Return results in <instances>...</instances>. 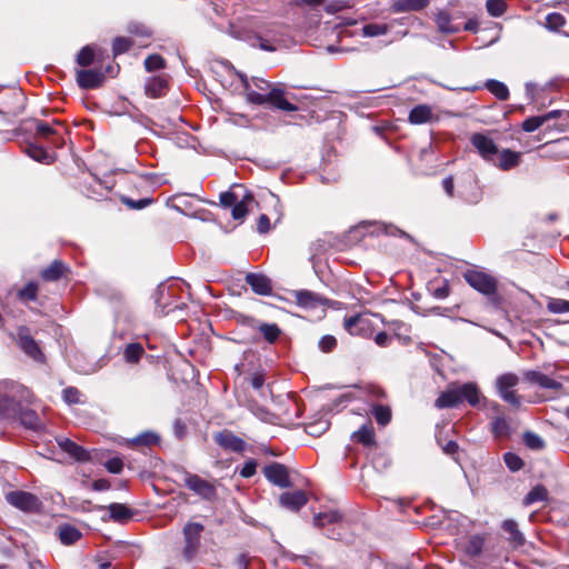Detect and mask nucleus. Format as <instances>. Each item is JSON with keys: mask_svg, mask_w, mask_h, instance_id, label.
<instances>
[{"mask_svg": "<svg viewBox=\"0 0 569 569\" xmlns=\"http://www.w3.org/2000/svg\"><path fill=\"white\" fill-rule=\"evenodd\" d=\"M239 78L242 82L243 91L248 102L258 106L270 103L274 108L288 112H293L298 110V107L296 104L289 102L284 98V91L280 87L273 86L269 92L259 93L258 91L250 89V82L248 81L246 74L239 73Z\"/></svg>", "mask_w": 569, "mask_h": 569, "instance_id": "f257e3e1", "label": "nucleus"}, {"mask_svg": "<svg viewBox=\"0 0 569 569\" xmlns=\"http://www.w3.org/2000/svg\"><path fill=\"white\" fill-rule=\"evenodd\" d=\"M29 391L12 381H0V417L17 418L21 411V401L28 400Z\"/></svg>", "mask_w": 569, "mask_h": 569, "instance_id": "f03ea898", "label": "nucleus"}, {"mask_svg": "<svg viewBox=\"0 0 569 569\" xmlns=\"http://www.w3.org/2000/svg\"><path fill=\"white\" fill-rule=\"evenodd\" d=\"M480 400L479 389L475 383L468 382L461 386H453L441 392L435 406L439 409L452 408L467 401L470 406H477Z\"/></svg>", "mask_w": 569, "mask_h": 569, "instance_id": "7ed1b4c3", "label": "nucleus"}, {"mask_svg": "<svg viewBox=\"0 0 569 569\" xmlns=\"http://www.w3.org/2000/svg\"><path fill=\"white\" fill-rule=\"evenodd\" d=\"M183 485L206 501H213L217 499L218 492L216 482L208 481L196 473L184 471Z\"/></svg>", "mask_w": 569, "mask_h": 569, "instance_id": "20e7f679", "label": "nucleus"}, {"mask_svg": "<svg viewBox=\"0 0 569 569\" xmlns=\"http://www.w3.org/2000/svg\"><path fill=\"white\" fill-rule=\"evenodd\" d=\"M519 383V377L512 372H506L497 377L496 389L499 397L513 407H520V397L516 395L515 388Z\"/></svg>", "mask_w": 569, "mask_h": 569, "instance_id": "39448f33", "label": "nucleus"}, {"mask_svg": "<svg viewBox=\"0 0 569 569\" xmlns=\"http://www.w3.org/2000/svg\"><path fill=\"white\" fill-rule=\"evenodd\" d=\"M203 531V526L199 522H188L183 528V558L191 561L200 547V537Z\"/></svg>", "mask_w": 569, "mask_h": 569, "instance_id": "423d86ee", "label": "nucleus"}, {"mask_svg": "<svg viewBox=\"0 0 569 569\" xmlns=\"http://www.w3.org/2000/svg\"><path fill=\"white\" fill-rule=\"evenodd\" d=\"M6 500L14 508L24 512H37L41 508L40 499L28 491H10L6 495Z\"/></svg>", "mask_w": 569, "mask_h": 569, "instance_id": "0eeeda50", "label": "nucleus"}, {"mask_svg": "<svg viewBox=\"0 0 569 569\" xmlns=\"http://www.w3.org/2000/svg\"><path fill=\"white\" fill-rule=\"evenodd\" d=\"M467 283L477 291L490 296L497 290V282L491 276L477 270H468L463 274Z\"/></svg>", "mask_w": 569, "mask_h": 569, "instance_id": "6e6552de", "label": "nucleus"}, {"mask_svg": "<svg viewBox=\"0 0 569 569\" xmlns=\"http://www.w3.org/2000/svg\"><path fill=\"white\" fill-rule=\"evenodd\" d=\"M458 196L467 203H478L482 198V191L475 174H465L458 184Z\"/></svg>", "mask_w": 569, "mask_h": 569, "instance_id": "1a4fd4ad", "label": "nucleus"}, {"mask_svg": "<svg viewBox=\"0 0 569 569\" xmlns=\"http://www.w3.org/2000/svg\"><path fill=\"white\" fill-rule=\"evenodd\" d=\"M470 142L483 160L492 162L496 159L499 149L490 136L476 132L470 137Z\"/></svg>", "mask_w": 569, "mask_h": 569, "instance_id": "9d476101", "label": "nucleus"}, {"mask_svg": "<svg viewBox=\"0 0 569 569\" xmlns=\"http://www.w3.org/2000/svg\"><path fill=\"white\" fill-rule=\"evenodd\" d=\"M345 329L353 336L370 337L372 335L371 321L365 316H352L345 319Z\"/></svg>", "mask_w": 569, "mask_h": 569, "instance_id": "9b49d317", "label": "nucleus"}, {"mask_svg": "<svg viewBox=\"0 0 569 569\" xmlns=\"http://www.w3.org/2000/svg\"><path fill=\"white\" fill-rule=\"evenodd\" d=\"M106 73L99 69H82L77 71V83L82 89H94L102 84Z\"/></svg>", "mask_w": 569, "mask_h": 569, "instance_id": "f8f14e48", "label": "nucleus"}, {"mask_svg": "<svg viewBox=\"0 0 569 569\" xmlns=\"http://www.w3.org/2000/svg\"><path fill=\"white\" fill-rule=\"evenodd\" d=\"M214 441L222 449L231 452H242L246 449V442L229 430L217 432Z\"/></svg>", "mask_w": 569, "mask_h": 569, "instance_id": "ddd939ff", "label": "nucleus"}, {"mask_svg": "<svg viewBox=\"0 0 569 569\" xmlns=\"http://www.w3.org/2000/svg\"><path fill=\"white\" fill-rule=\"evenodd\" d=\"M264 477L273 485L280 488H287L290 486L288 470L283 465L271 463L263 469Z\"/></svg>", "mask_w": 569, "mask_h": 569, "instance_id": "4468645a", "label": "nucleus"}, {"mask_svg": "<svg viewBox=\"0 0 569 569\" xmlns=\"http://www.w3.org/2000/svg\"><path fill=\"white\" fill-rule=\"evenodd\" d=\"M496 158L497 159L492 161L493 164L502 171H509L520 164L521 152L502 149L501 151H498Z\"/></svg>", "mask_w": 569, "mask_h": 569, "instance_id": "2eb2a0df", "label": "nucleus"}, {"mask_svg": "<svg viewBox=\"0 0 569 569\" xmlns=\"http://www.w3.org/2000/svg\"><path fill=\"white\" fill-rule=\"evenodd\" d=\"M19 347L34 360L42 358V352L36 340L29 335L28 329L21 328L18 332Z\"/></svg>", "mask_w": 569, "mask_h": 569, "instance_id": "dca6fc26", "label": "nucleus"}, {"mask_svg": "<svg viewBox=\"0 0 569 569\" xmlns=\"http://www.w3.org/2000/svg\"><path fill=\"white\" fill-rule=\"evenodd\" d=\"M246 282L257 295L269 296L272 292L271 280L262 273H248L246 276Z\"/></svg>", "mask_w": 569, "mask_h": 569, "instance_id": "f3484780", "label": "nucleus"}, {"mask_svg": "<svg viewBox=\"0 0 569 569\" xmlns=\"http://www.w3.org/2000/svg\"><path fill=\"white\" fill-rule=\"evenodd\" d=\"M307 495L302 490L283 492L279 498L280 505L291 511H298L307 503Z\"/></svg>", "mask_w": 569, "mask_h": 569, "instance_id": "a211bd4d", "label": "nucleus"}, {"mask_svg": "<svg viewBox=\"0 0 569 569\" xmlns=\"http://www.w3.org/2000/svg\"><path fill=\"white\" fill-rule=\"evenodd\" d=\"M525 379L532 385H538L546 389L558 390L561 388L560 382L537 370H529L525 372Z\"/></svg>", "mask_w": 569, "mask_h": 569, "instance_id": "6ab92c4d", "label": "nucleus"}, {"mask_svg": "<svg viewBox=\"0 0 569 569\" xmlns=\"http://www.w3.org/2000/svg\"><path fill=\"white\" fill-rule=\"evenodd\" d=\"M295 299L298 306L307 309L317 308L327 303V299L309 290H299L295 292Z\"/></svg>", "mask_w": 569, "mask_h": 569, "instance_id": "aec40b11", "label": "nucleus"}, {"mask_svg": "<svg viewBox=\"0 0 569 569\" xmlns=\"http://www.w3.org/2000/svg\"><path fill=\"white\" fill-rule=\"evenodd\" d=\"M58 445L64 452L78 461H86L89 459V453L82 447L68 438L59 439Z\"/></svg>", "mask_w": 569, "mask_h": 569, "instance_id": "412c9836", "label": "nucleus"}, {"mask_svg": "<svg viewBox=\"0 0 569 569\" xmlns=\"http://www.w3.org/2000/svg\"><path fill=\"white\" fill-rule=\"evenodd\" d=\"M485 538L479 535L470 536L462 545L463 553L469 558H476L482 552Z\"/></svg>", "mask_w": 569, "mask_h": 569, "instance_id": "4be33fe9", "label": "nucleus"}, {"mask_svg": "<svg viewBox=\"0 0 569 569\" xmlns=\"http://www.w3.org/2000/svg\"><path fill=\"white\" fill-rule=\"evenodd\" d=\"M109 518L113 521L124 523L130 520L133 516L131 509H129L126 505L122 503H111L108 507Z\"/></svg>", "mask_w": 569, "mask_h": 569, "instance_id": "5701e85b", "label": "nucleus"}, {"mask_svg": "<svg viewBox=\"0 0 569 569\" xmlns=\"http://www.w3.org/2000/svg\"><path fill=\"white\" fill-rule=\"evenodd\" d=\"M432 118V110L427 104L416 106L409 113V121L412 124H422L430 121Z\"/></svg>", "mask_w": 569, "mask_h": 569, "instance_id": "b1692460", "label": "nucleus"}, {"mask_svg": "<svg viewBox=\"0 0 569 569\" xmlns=\"http://www.w3.org/2000/svg\"><path fill=\"white\" fill-rule=\"evenodd\" d=\"M351 438L353 441L362 443L365 447H371L376 443L375 431L370 423L363 425L359 430L355 431Z\"/></svg>", "mask_w": 569, "mask_h": 569, "instance_id": "393cba45", "label": "nucleus"}, {"mask_svg": "<svg viewBox=\"0 0 569 569\" xmlns=\"http://www.w3.org/2000/svg\"><path fill=\"white\" fill-rule=\"evenodd\" d=\"M435 21L439 31L443 33H456L459 31V28L452 24L451 16L446 10H439L436 13Z\"/></svg>", "mask_w": 569, "mask_h": 569, "instance_id": "a878e982", "label": "nucleus"}, {"mask_svg": "<svg viewBox=\"0 0 569 569\" xmlns=\"http://www.w3.org/2000/svg\"><path fill=\"white\" fill-rule=\"evenodd\" d=\"M27 154L38 162L51 163L53 161L52 154H50L44 148L37 144H29L27 148Z\"/></svg>", "mask_w": 569, "mask_h": 569, "instance_id": "bb28decb", "label": "nucleus"}, {"mask_svg": "<svg viewBox=\"0 0 569 569\" xmlns=\"http://www.w3.org/2000/svg\"><path fill=\"white\" fill-rule=\"evenodd\" d=\"M64 270V264L61 261L56 260L49 267L43 269L41 276L47 281H56L62 277Z\"/></svg>", "mask_w": 569, "mask_h": 569, "instance_id": "cd10ccee", "label": "nucleus"}, {"mask_svg": "<svg viewBox=\"0 0 569 569\" xmlns=\"http://www.w3.org/2000/svg\"><path fill=\"white\" fill-rule=\"evenodd\" d=\"M59 538L63 545H72L81 538V532L76 527L66 525L59 528Z\"/></svg>", "mask_w": 569, "mask_h": 569, "instance_id": "c85d7f7f", "label": "nucleus"}, {"mask_svg": "<svg viewBox=\"0 0 569 569\" xmlns=\"http://www.w3.org/2000/svg\"><path fill=\"white\" fill-rule=\"evenodd\" d=\"M269 343H274L281 335L276 323H260L257 329Z\"/></svg>", "mask_w": 569, "mask_h": 569, "instance_id": "c756f323", "label": "nucleus"}, {"mask_svg": "<svg viewBox=\"0 0 569 569\" xmlns=\"http://www.w3.org/2000/svg\"><path fill=\"white\" fill-rule=\"evenodd\" d=\"M167 82L161 77H152L146 84V91L148 96L152 98H158L162 94L163 89L166 88Z\"/></svg>", "mask_w": 569, "mask_h": 569, "instance_id": "7c9ffc66", "label": "nucleus"}, {"mask_svg": "<svg viewBox=\"0 0 569 569\" xmlns=\"http://www.w3.org/2000/svg\"><path fill=\"white\" fill-rule=\"evenodd\" d=\"M143 353L144 350L140 343H130L124 348L123 358L128 363H137Z\"/></svg>", "mask_w": 569, "mask_h": 569, "instance_id": "2f4dec72", "label": "nucleus"}, {"mask_svg": "<svg viewBox=\"0 0 569 569\" xmlns=\"http://www.w3.org/2000/svg\"><path fill=\"white\" fill-rule=\"evenodd\" d=\"M502 529L509 533L510 540L516 545H522L525 542L523 535L519 531L518 525L515 520L508 519L502 523Z\"/></svg>", "mask_w": 569, "mask_h": 569, "instance_id": "473e14b6", "label": "nucleus"}, {"mask_svg": "<svg viewBox=\"0 0 569 569\" xmlns=\"http://www.w3.org/2000/svg\"><path fill=\"white\" fill-rule=\"evenodd\" d=\"M253 201L251 194H244L233 207H232V218L234 220H241L248 213V202Z\"/></svg>", "mask_w": 569, "mask_h": 569, "instance_id": "72a5a7b5", "label": "nucleus"}, {"mask_svg": "<svg viewBox=\"0 0 569 569\" xmlns=\"http://www.w3.org/2000/svg\"><path fill=\"white\" fill-rule=\"evenodd\" d=\"M486 87L499 100H507L509 97L507 86L498 80H488Z\"/></svg>", "mask_w": 569, "mask_h": 569, "instance_id": "f704fd0d", "label": "nucleus"}, {"mask_svg": "<svg viewBox=\"0 0 569 569\" xmlns=\"http://www.w3.org/2000/svg\"><path fill=\"white\" fill-rule=\"evenodd\" d=\"M548 497V491L543 486H536L533 487L528 495L526 496L523 502L526 506L545 501Z\"/></svg>", "mask_w": 569, "mask_h": 569, "instance_id": "c9c22d12", "label": "nucleus"}, {"mask_svg": "<svg viewBox=\"0 0 569 569\" xmlns=\"http://www.w3.org/2000/svg\"><path fill=\"white\" fill-rule=\"evenodd\" d=\"M18 417L20 418L22 425L30 429H38L41 427V421L38 415L32 410H22L19 412Z\"/></svg>", "mask_w": 569, "mask_h": 569, "instance_id": "e433bc0d", "label": "nucleus"}, {"mask_svg": "<svg viewBox=\"0 0 569 569\" xmlns=\"http://www.w3.org/2000/svg\"><path fill=\"white\" fill-rule=\"evenodd\" d=\"M159 441V437L150 431L142 432L138 435L137 437L129 440V443L131 446H152L156 445Z\"/></svg>", "mask_w": 569, "mask_h": 569, "instance_id": "4c0bfd02", "label": "nucleus"}, {"mask_svg": "<svg viewBox=\"0 0 569 569\" xmlns=\"http://www.w3.org/2000/svg\"><path fill=\"white\" fill-rule=\"evenodd\" d=\"M547 309L549 312L555 315L567 313L569 312V301L559 298H549L547 301Z\"/></svg>", "mask_w": 569, "mask_h": 569, "instance_id": "58836bf2", "label": "nucleus"}, {"mask_svg": "<svg viewBox=\"0 0 569 569\" xmlns=\"http://www.w3.org/2000/svg\"><path fill=\"white\" fill-rule=\"evenodd\" d=\"M429 3V0H402L396 4L397 11H416L423 9Z\"/></svg>", "mask_w": 569, "mask_h": 569, "instance_id": "ea45409f", "label": "nucleus"}, {"mask_svg": "<svg viewBox=\"0 0 569 569\" xmlns=\"http://www.w3.org/2000/svg\"><path fill=\"white\" fill-rule=\"evenodd\" d=\"M372 415H373L376 421L381 426L388 425L391 420L390 408L386 407V406H381V405L375 406L372 408Z\"/></svg>", "mask_w": 569, "mask_h": 569, "instance_id": "a19ab883", "label": "nucleus"}, {"mask_svg": "<svg viewBox=\"0 0 569 569\" xmlns=\"http://www.w3.org/2000/svg\"><path fill=\"white\" fill-rule=\"evenodd\" d=\"M486 9L491 17H501L507 10V3L505 0H487Z\"/></svg>", "mask_w": 569, "mask_h": 569, "instance_id": "79ce46f5", "label": "nucleus"}, {"mask_svg": "<svg viewBox=\"0 0 569 569\" xmlns=\"http://www.w3.org/2000/svg\"><path fill=\"white\" fill-rule=\"evenodd\" d=\"M389 31L388 24H379V23H369L363 26L362 28V34L365 37H379L383 36Z\"/></svg>", "mask_w": 569, "mask_h": 569, "instance_id": "37998d69", "label": "nucleus"}, {"mask_svg": "<svg viewBox=\"0 0 569 569\" xmlns=\"http://www.w3.org/2000/svg\"><path fill=\"white\" fill-rule=\"evenodd\" d=\"M566 23V19L558 12L549 13L546 17L545 26L551 31H558Z\"/></svg>", "mask_w": 569, "mask_h": 569, "instance_id": "c03bdc74", "label": "nucleus"}, {"mask_svg": "<svg viewBox=\"0 0 569 569\" xmlns=\"http://www.w3.org/2000/svg\"><path fill=\"white\" fill-rule=\"evenodd\" d=\"M492 432L496 437H506L510 432L509 423L505 417H497L492 421Z\"/></svg>", "mask_w": 569, "mask_h": 569, "instance_id": "a18cd8bd", "label": "nucleus"}, {"mask_svg": "<svg viewBox=\"0 0 569 569\" xmlns=\"http://www.w3.org/2000/svg\"><path fill=\"white\" fill-rule=\"evenodd\" d=\"M428 289L436 299H445L449 296V284L446 280L440 286L436 287V281H430Z\"/></svg>", "mask_w": 569, "mask_h": 569, "instance_id": "49530a36", "label": "nucleus"}, {"mask_svg": "<svg viewBox=\"0 0 569 569\" xmlns=\"http://www.w3.org/2000/svg\"><path fill=\"white\" fill-rule=\"evenodd\" d=\"M94 60V51L90 46L83 47L77 56V63L81 67L90 66Z\"/></svg>", "mask_w": 569, "mask_h": 569, "instance_id": "de8ad7c7", "label": "nucleus"}, {"mask_svg": "<svg viewBox=\"0 0 569 569\" xmlns=\"http://www.w3.org/2000/svg\"><path fill=\"white\" fill-rule=\"evenodd\" d=\"M523 441L526 446L533 450L542 449L545 446L543 440L537 433L527 431L523 433Z\"/></svg>", "mask_w": 569, "mask_h": 569, "instance_id": "09e8293b", "label": "nucleus"}, {"mask_svg": "<svg viewBox=\"0 0 569 569\" xmlns=\"http://www.w3.org/2000/svg\"><path fill=\"white\" fill-rule=\"evenodd\" d=\"M132 42L130 39L124 37H118L113 40L112 51L114 56L121 54L130 49Z\"/></svg>", "mask_w": 569, "mask_h": 569, "instance_id": "8fccbe9b", "label": "nucleus"}, {"mask_svg": "<svg viewBox=\"0 0 569 569\" xmlns=\"http://www.w3.org/2000/svg\"><path fill=\"white\" fill-rule=\"evenodd\" d=\"M144 67L149 72L162 69L164 67V59L159 54H151L146 58Z\"/></svg>", "mask_w": 569, "mask_h": 569, "instance_id": "3c124183", "label": "nucleus"}, {"mask_svg": "<svg viewBox=\"0 0 569 569\" xmlns=\"http://www.w3.org/2000/svg\"><path fill=\"white\" fill-rule=\"evenodd\" d=\"M37 293L38 286L34 282H29L18 295L21 300L33 301L37 299Z\"/></svg>", "mask_w": 569, "mask_h": 569, "instance_id": "603ef678", "label": "nucleus"}, {"mask_svg": "<svg viewBox=\"0 0 569 569\" xmlns=\"http://www.w3.org/2000/svg\"><path fill=\"white\" fill-rule=\"evenodd\" d=\"M545 123L542 116L530 117L522 122V129L526 132H533Z\"/></svg>", "mask_w": 569, "mask_h": 569, "instance_id": "864d4df0", "label": "nucleus"}, {"mask_svg": "<svg viewBox=\"0 0 569 569\" xmlns=\"http://www.w3.org/2000/svg\"><path fill=\"white\" fill-rule=\"evenodd\" d=\"M505 463L511 471H518L522 468L523 462L519 456L513 452H507L503 456Z\"/></svg>", "mask_w": 569, "mask_h": 569, "instance_id": "5fc2aeb1", "label": "nucleus"}, {"mask_svg": "<svg viewBox=\"0 0 569 569\" xmlns=\"http://www.w3.org/2000/svg\"><path fill=\"white\" fill-rule=\"evenodd\" d=\"M248 81L250 82V89L253 90L252 87H254L258 91H261L260 93H267L273 87L269 81L258 77H252Z\"/></svg>", "mask_w": 569, "mask_h": 569, "instance_id": "6e6d98bb", "label": "nucleus"}, {"mask_svg": "<svg viewBox=\"0 0 569 569\" xmlns=\"http://www.w3.org/2000/svg\"><path fill=\"white\" fill-rule=\"evenodd\" d=\"M81 392L74 387H68L63 390V400L68 405L81 402Z\"/></svg>", "mask_w": 569, "mask_h": 569, "instance_id": "4d7b16f0", "label": "nucleus"}, {"mask_svg": "<svg viewBox=\"0 0 569 569\" xmlns=\"http://www.w3.org/2000/svg\"><path fill=\"white\" fill-rule=\"evenodd\" d=\"M240 200L236 191H227L220 194V203L223 207H233Z\"/></svg>", "mask_w": 569, "mask_h": 569, "instance_id": "13d9d810", "label": "nucleus"}, {"mask_svg": "<svg viewBox=\"0 0 569 569\" xmlns=\"http://www.w3.org/2000/svg\"><path fill=\"white\" fill-rule=\"evenodd\" d=\"M104 467L109 472L118 475L122 471L123 462L120 458H111L104 463Z\"/></svg>", "mask_w": 569, "mask_h": 569, "instance_id": "bf43d9fd", "label": "nucleus"}, {"mask_svg": "<svg viewBox=\"0 0 569 569\" xmlns=\"http://www.w3.org/2000/svg\"><path fill=\"white\" fill-rule=\"evenodd\" d=\"M36 131L39 136L41 137H49V136H54L57 134V131L54 128H52L50 124H48L47 122H42V121H39L37 122V126H36Z\"/></svg>", "mask_w": 569, "mask_h": 569, "instance_id": "052dcab7", "label": "nucleus"}, {"mask_svg": "<svg viewBox=\"0 0 569 569\" xmlns=\"http://www.w3.org/2000/svg\"><path fill=\"white\" fill-rule=\"evenodd\" d=\"M256 460H248L240 470V476L243 478H250L256 473L257 470Z\"/></svg>", "mask_w": 569, "mask_h": 569, "instance_id": "680f3d73", "label": "nucleus"}, {"mask_svg": "<svg viewBox=\"0 0 569 569\" xmlns=\"http://www.w3.org/2000/svg\"><path fill=\"white\" fill-rule=\"evenodd\" d=\"M337 343V340L333 336H325L319 341V347L322 351L329 352L331 351Z\"/></svg>", "mask_w": 569, "mask_h": 569, "instance_id": "e2e57ef3", "label": "nucleus"}, {"mask_svg": "<svg viewBox=\"0 0 569 569\" xmlns=\"http://www.w3.org/2000/svg\"><path fill=\"white\" fill-rule=\"evenodd\" d=\"M123 202L131 209H142L151 203V199L143 198L138 201L131 200V199H123Z\"/></svg>", "mask_w": 569, "mask_h": 569, "instance_id": "0e129e2a", "label": "nucleus"}, {"mask_svg": "<svg viewBox=\"0 0 569 569\" xmlns=\"http://www.w3.org/2000/svg\"><path fill=\"white\" fill-rule=\"evenodd\" d=\"M270 229V219L267 214H261L258 219V231L260 233H266Z\"/></svg>", "mask_w": 569, "mask_h": 569, "instance_id": "69168bd1", "label": "nucleus"}, {"mask_svg": "<svg viewBox=\"0 0 569 569\" xmlns=\"http://www.w3.org/2000/svg\"><path fill=\"white\" fill-rule=\"evenodd\" d=\"M442 187L448 197L452 198L455 196V184L452 177L445 178L442 180Z\"/></svg>", "mask_w": 569, "mask_h": 569, "instance_id": "338daca9", "label": "nucleus"}, {"mask_svg": "<svg viewBox=\"0 0 569 569\" xmlns=\"http://www.w3.org/2000/svg\"><path fill=\"white\" fill-rule=\"evenodd\" d=\"M264 376L263 373H260V372H256L253 373V376L251 377V386L254 388V389H260L263 385H264Z\"/></svg>", "mask_w": 569, "mask_h": 569, "instance_id": "774afa93", "label": "nucleus"}]
</instances>
